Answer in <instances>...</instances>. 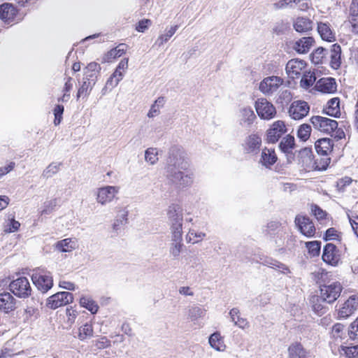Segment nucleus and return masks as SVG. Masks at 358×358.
Returning a JSON list of instances; mask_svg holds the SVG:
<instances>
[{"instance_id":"nucleus-1","label":"nucleus","mask_w":358,"mask_h":358,"mask_svg":"<svg viewBox=\"0 0 358 358\" xmlns=\"http://www.w3.org/2000/svg\"><path fill=\"white\" fill-rule=\"evenodd\" d=\"M188 167L189 163L185 158L182 148L172 146L169 149L164 167L165 176L169 181L179 187L190 186L194 181V174L185 171Z\"/></svg>"},{"instance_id":"nucleus-2","label":"nucleus","mask_w":358,"mask_h":358,"mask_svg":"<svg viewBox=\"0 0 358 358\" xmlns=\"http://www.w3.org/2000/svg\"><path fill=\"white\" fill-rule=\"evenodd\" d=\"M31 280L42 293L47 292L53 285L52 276L50 272L44 269L37 268L34 270L31 275Z\"/></svg>"},{"instance_id":"nucleus-3","label":"nucleus","mask_w":358,"mask_h":358,"mask_svg":"<svg viewBox=\"0 0 358 358\" xmlns=\"http://www.w3.org/2000/svg\"><path fill=\"white\" fill-rule=\"evenodd\" d=\"M255 108L259 117L264 120H270L277 114L274 105L266 98H258L255 102Z\"/></svg>"},{"instance_id":"nucleus-4","label":"nucleus","mask_w":358,"mask_h":358,"mask_svg":"<svg viewBox=\"0 0 358 358\" xmlns=\"http://www.w3.org/2000/svg\"><path fill=\"white\" fill-rule=\"evenodd\" d=\"M343 287L340 282H334L329 285L320 286V296L322 301L327 303H332L340 296Z\"/></svg>"},{"instance_id":"nucleus-5","label":"nucleus","mask_w":358,"mask_h":358,"mask_svg":"<svg viewBox=\"0 0 358 358\" xmlns=\"http://www.w3.org/2000/svg\"><path fill=\"white\" fill-rule=\"evenodd\" d=\"M9 288L19 298H27L31 292L29 282L25 277H20L13 280L9 285Z\"/></svg>"},{"instance_id":"nucleus-6","label":"nucleus","mask_w":358,"mask_h":358,"mask_svg":"<svg viewBox=\"0 0 358 358\" xmlns=\"http://www.w3.org/2000/svg\"><path fill=\"white\" fill-rule=\"evenodd\" d=\"M310 122L315 129L327 134L332 133L338 125L336 120L319 115L313 116Z\"/></svg>"},{"instance_id":"nucleus-7","label":"nucleus","mask_w":358,"mask_h":358,"mask_svg":"<svg viewBox=\"0 0 358 358\" xmlns=\"http://www.w3.org/2000/svg\"><path fill=\"white\" fill-rule=\"evenodd\" d=\"M283 79L278 76H268L259 83V90L265 96H271L282 85Z\"/></svg>"},{"instance_id":"nucleus-8","label":"nucleus","mask_w":358,"mask_h":358,"mask_svg":"<svg viewBox=\"0 0 358 358\" xmlns=\"http://www.w3.org/2000/svg\"><path fill=\"white\" fill-rule=\"evenodd\" d=\"M120 192L117 186H105L100 187L96 192V200L101 206H106L112 202Z\"/></svg>"},{"instance_id":"nucleus-9","label":"nucleus","mask_w":358,"mask_h":358,"mask_svg":"<svg viewBox=\"0 0 358 358\" xmlns=\"http://www.w3.org/2000/svg\"><path fill=\"white\" fill-rule=\"evenodd\" d=\"M73 300V294L68 292H59L47 300V306L51 309H56L60 306L71 303Z\"/></svg>"},{"instance_id":"nucleus-10","label":"nucleus","mask_w":358,"mask_h":358,"mask_svg":"<svg viewBox=\"0 0 358 358\" xmlns=\"http://www.w3.org/2000/svg\"><path fill=\"white\" fill-rule=\"evenodd\" d=\"M287 131L285 124L282 120L274 122L266 131V141L268 143H275Z\"/></svg>"},{"instance_id":"nucleus-11","label":"nucleus","mask_w":358,"mask_h":358,"mask_svg":"<svg viewBox=\"0 0 358 358\" xmlns=\"http://www.w3.org/2000/svg\"><path fill=\"white\" fill-rule=\"evenodd\" d=\"M310 106L305 101H294L289 108V116L296 120H301L309 113Z\"/></svg>"},{"instance_id":"nucleus-12","label":"nucleus","mask_w":358,"mask_h":358,"mask_svg":"<svg viewBox=\"0 0 358 358\" xmlns=\"http://www.w3.org/2000/svg\"><path fill=\"white\" fill-rule=\"evenodd\" d=\"M358 308V297L350 296L338 310V316L340 319H347L353 315Z\"/></svg>"},{"instance_id":"nucleus-13","label":"nucleus","mask_w":358,"mask_h":358,"mask_svg":"<svg viewBox=\"0 0 358 358\" xmlns=\"http://www.w3.org/2000/svg\"><path fill=\"white\" fill-rule=\"evenodd\" d=\"M261 145L262 138L257 134L248 136L242 143L243 152L246 154H257Z\"/></svg>"},{"instance_id":"nucleus-14","label":"nucleus","mask_w":358,"mask_h":358,"mask_svg":"<svg viewBox=\"0 0 358 358\" xmlns=\"http://www.w3.org/2000/svg\"><path fill=\"white\" fill-rule=\"evenodd\" d=\"M294 222L303 235L307 237H312L315 235V228L309 217L297 215L295 217Z\"/></svg>"},{"instance_id":"nucleus-15","label":"nucleus","mask_w":358,"mask_h":358,"mask_svg":"<svg viewBox=\"0 0 358 358\" xmlns=\"http://www.w3.org/2000/svg\"><path fill=\"white\" fill-rule=\"evenodd\" d=\"M322 259L328 264L334 266H337L340 257L336 246L333 243H327L323 248Z\"/></svg>"},{"instance_id":"nucleus-16","label":"nucleus","mask_w":358,"mask_h":358,"mask_svg":"<svg viewBox=\"0 0 358 358\" xmlns=\"http://www.w3.org/2000/svg\"><path fill=\"white\" fill-rule=\"evenodd\" d=\"M239 124L243 127H250L257 119L252 108L250 106H242L238 110Z\"/></svg>"},{"instance_id":"nucleus-17","label":"nucleus","mask_w":358,"mask_h":358,"mask_svg":"<svg viewBox=\"0 0 358 358\" xmlns=\"http://www.w3.org/2000/svg\"><path fill=\"white\" fill-rule=\"evenodd\" d=\"M306 66V63L305 61L294 59L287 63L285 71L289 78L294 79L301 75V71L305 69Z\"/></svg>"},{"instance_id":"nucleus-18","label":"nucleus","mask_w":358,"mask_h":358,"mask_svg":"<svg viewBox=\"0 0 358 358\" xmlns=\"http://www.w3.org/2000/svg\"><path fill=\"white\" fill-rule=\"evenodd\" d=\"M166 215L169 224H182L183 213L180 205L172 203L169 206Z\"/></svg>"},{"instance_id":"nucleus-19","label":"nucleus","mask_w":358,"mask_h":358,"mask_svg":"<svg viewBox=\"0 0 358 358\" xmlns=\"http://www.w3.org/2000/svg\"><path fill=\"white\" fill-rule=\"evenodd\" d=\"M287 350L288 358H313L310 352L299 342L292 343Z\"/></svg>"},{"instance_id":"nucleus-20","label":"nucleus","mask_w":358,"mask_h":358,"mask_svg":"<svg viewBox=\"0 0 358 358\" xmlns=\"http://www.w3.org/2000/svg\"><path fill=\"white\" fill-rule=\"evenodd\" d=\"M278 157L274 149L264 148L262 149L259 164L266 169H271V166L277 162Z\"/></svg>"},{"instance_id":"nucleus-21","label":"nucleus","mask_w":358,"mask_h":358,"mask_svg":"<svg viewBox=\"0 0 358 358\" xmlns=\"http://www.w3.org/2000/svg\"><path fill=\"white\" fill-rule=\"evenodd\" d=\"M16 308V299L13 295L6 292L0 293V310L9 313Z\"/></svg>"},{"instance_id":"nucleus-22","label":"nucleus","mask_w":358,"mask_h":358,"mask_svg":"<svg viewBox=\"0 0 358 358\" xmlns=\"http://www.w3.org/2000/svg\"><path fill=\"white\" fill-rule=\"evenodd\" d=\"M300 162L302 164L304 169L310 171L314 168V164L317 162L314 159L313 150L310 148H305L299 152Z\"/></svg>"},{"instance_id":"nucleus-23","label":"nucleus","mask_w":358,"mask_h":358,"mask_svg":"<svg viewBox=\"0 0 358 358\" xmlns=\"http://www.w3.org/2000/svg\"><path fill=\"white\" fill-rule=\"evenodd\" d=\"M315 88L322 93L331 94L336 91L337 85L334 78H322L317 82Z\"/></svg>"},{"instance_id":"nucleus-24","label":"nucleus","mask_w":358,"mask_h":358,"mask_svg":"<svg viewBox=\"0 0 358 358\" xmlns=\"http://www.w3.org/2000/svg\"><path fill=\"white\" fill-rule=\"evenodd\" d=\"M17 14L15 8L8 3L0 6V18L6 23L12 22Z\"/></svg>"},{"instance_id":"nucleus-25","label":"nucleus","mask_w":358,"mask_h":358,"mask_svg":"<svg viewBox=\"0 0 358 358\" xmlns=\"http://www.w3.org/2000/svg\"><path fill=\"white\" fill-rule=\"evenodd\" d=\"M330 57V66L334 69H338L341 65V46L335 43L331 45L330 50H329Z\"/></svg>"},{"instance_id":"nucleus-26","label":"nucleus","mask_w":358,"mask_h":358,"mask_svg":"<svg viewBox=\"0 0 358 358\" xmlns=\"http://www.w3.org/2000/svg\"><path fill=\"white\" fill-rule=\"evenodd\" d=\"M333 141L329 138H323L317 140L315 143V148L319 155L327 156L332 151Z\"/></svg>"},{"instance_id":"nucleus-27","label":"nucleus","mask_w":358,"mask_h":358,"mask_svg":"<svg viewBox=\"0 0 358 358\" xmlns=\"http://www.w3.org/2000/svg\"><path fill=\"white\" fill-rule=\"evenodd\" d=\"M100 71L101 66L98 63L91 62L84 69L83 79L96 83Z\"/></svg>"},{"instance_id":"nucleus-28","label":"nucleus","mask_w":358,"mask_h":358,"mask_svg":"<svg viewBox=\"0 0 358 358\" xmlns=\"http://www.w3.org/2000/svg\"><path fill=\"white\" fill-rule=\"evenodd\" d=\"M293 27L299 33H306L313 29V22L306 17H298L293 22Z\"/></svg>"},{"instance_id":"nucleus-29","label":"nucleus","mask_w":358,"mask_h":358,"mask_svg":"<svg viewBox=\"0 0 358 358\" xmlns=\"http://www.w3.org/2000/svg\"><path fill=\"white\" fill-rule=\"evenodd\" d=\"M314 42V38L311 36L303 37L295 42L294 48L299 53H306L310 50Z\"/></svg>"},{"instance_id":"nucleus-30","label":"nucleus","mask_w":358,"mask_h":358,"mask_svg":"<svg viewBox=\"0 0 358 358\" xmlns=\"http://www.w3.org/2000/svg\"><path fill=\"white\" fill-rule=\"evenodd\" d=\"M229 314L231 322H232L234 325L242 329H245L249 327V322L245 318H243L240 316V311L237 308H233L229 311Z\"/></svg>"},{"instance_id":"nucleus-31","label":"nucleus","mask_w":358,"mask_h":358,"mask_svg":"<svg viewBox=\"0 0 358 358\" xmlns=\"http://www.w3.org/2000/svg\"><path fill=\"white\" fill-rule=\"evenodd\" d=\"M78 246V243L76 239L65 238L57 241L55 247L56 250L61 252H68L75 250Z\"/></svg>"},{"instance_id":"nucleus-32","label":"nucleus","mask_w":358,"mask_h":358,"mask_svg":"<svg viewBox=\"0 0 358 358\" xmlns=\"http://www.w3.org/2000/svg\"><path fill=\"white\" fill-rule=\"evenodd\" d=\"M208 343L210 347L217 351L223 352L226 348L224 338L218 331L214 332L210 336Z\"/></svg>"},{"instance_id":"nucleus-33","label":"nucleus","mask_w":358,"mask_h":358,"mask_svg":"<svg viewBox=\"0 0 358 358\" xmlns=\"http://www.w3.org/2000/svg\"><path fill=\"white\" fill-rule=\"evenodd\" d=\"M324 113L334 117H338L341 115L340 100L338 98H333L327 102Z\"/></svg>"},{"instance_id":"nucleus-34","label":"nucleus","mask_w":358,"mask_h":358,"mask_svg":"<svg viewBox=\"0 0 358 358\" xmlns=\"http://www.w3.org/2000/svg\"><path fill=\"white\" fill-rule=\"evenodd\" d=\"M317 31L323 40L329 42L335 41V35L332 32L329 24L323 22L318 23Z\"/></svg>"},{"instance_id":"nucleus-35","label":"nucleus","mask_w":358,"mask_h":358,"mask_svg":"<svg viewBox=\"0 0 358 358\" xmlns=\"http://www.w3.org/2000/svg\"><path fill=\"white\" fill-rule=\"evenodd\" d=\"M292 92L288 89H282L275 96V103L282 106L287 105L292 99Z\"/></svg>"},{"instance_id":"nucleus-36","label":"nucleus","mask_w":358,"mask_h":358,"mask_svg":"<svg viewBox=\"0 0 358 358\" xmlns=\"http://www.w3.org/2000/svg\"><path fill=\"white\" fill-rule=\"evenodd\" d=\"M206 236V234L201 231H198L194 229H189L186 235V241L187 243L196 244L201 242Z\"/></svg>"},{"instance_id":"nucleus-37","label":"nucleus","mask_w":358,"mask_h":358,"mask_svg":"<svg viewBox=\"0 0 358 358\" xmlns=\"http://www.w3.org/2000/svg\"><path fill=\"white\" fill-rule=\"evenodd\" d=\"M124 47V44H120L115 48L111 49L104 55L103 60L105 62H110L113 59L121 57L125 51Z\"/></svg>"},{"instance_id":"nucleus-38","label":"nucleus","mask_w":358,"mask_h":358,"mask_svg":"<svg viewBox=\"0 0 358 358\" xmlns=\"http://www.w3.org/2000/svg\"><path fill=\"white\" fill-rule=\"evenodd\" d=\"M183 247L184 244L182 243V239H171L169 253L173 259L178 258Z\"/></svg>"},{"instance_id":"nucleus-39","label":"nucleus","mask_w":358,"mask_h":358,"mask_svg":"<svg viewBox=\"0 0 358 358\" xmlns=\"http://www.w3.org/2000/svg\"><path fill=\"white\" fill-rule=\"evenodd\" d=\"M178 25L171 26L170 29L166 31V34H161L157 38L154 46L157 45L158 47L162 46L164 43H166L176 32L178 29Z\"/></svg>"},{"instance_id":"nucleus-40","label":"nucleus","mask_w":358,"mask_h":358,"mask_svg":"<svg viewBox=\"0 0 358 358\" xmlns=\"http://www.w3.org/2000/svg\"><path fill=\"white\" fill-rule=\"evenodd\" d=\"M294 138L291 135H287L281 140L279 148L285 153H289L294 147Z\"/></svg>"},{"instance_id":"nucleus-41","label":"nucleus","mask_w":358,"mask_h":358,"mask_svg":"<svg viewBox=\"0 0 358 358\" xmlns=\"http://www.w3.org/2000/svg\"><path fill=\"white\" fill-rule=\"evenodd\" d=\"M165 98L164 96L158 97L151 106L150 110L148 113V117H154L160 113V109L165 103Z\"/></svg>"},{"instance_id":"nucleus-42","label":"nucleus","mask_w":358,"mask_h":358,"mask_svg":"<svg viewBox=\"0 0 358 358\" xmlns=\"http://www.w3.org/2000/svg\"><path fill=\"white\" fill-rule=\"evenodd\" d=\"M80 304L82 307H84L90 311L92 314L96 313L99 310V306L90 297L82 296L80 299Z\"/></svg>"},{"instance_id":"nucleus-43","label":"nucleus","mask_w":358,"mask_h":358,"mask_svg":"<svg viewBox=\"0 0 358 358\" xmlns=\"http://www.w3.org/2000/svg\"><path fill=\"white\" fill-rule=\"evenodd\" d=\"M311 301L313 310L317 315H321L327 311V308L322 304L323 301L320 296H314Z\"/></svg>"},{"instance_id":"nucleus-44","label":"nucleus","mask_w":358,"mask_h":358,"mask_svg":"<svg viewBox=\"0 0 358 358\" xmlns=\"http://www.w3.org/2000/svg\"><path fill=\"white\" fill-rule=\"evenodd\" d=\"M62 163L52 162L43 171L41 176L48 179L55 175L59 170Z\"/></svg>"},{"instance_id":"nucleus-45","label":"nucleus","mask_w":358,"mask_h":358,"mask_svg":"<svg viewBox=\"0 0 358 358\" xmlns=\"http://www.w3.org/2000/svg\"><path fill=\"white\" fill-rule=\"evenodd\" d=\"M316 80V77L314 72L306 71L300 82L301 87L304 89H308L311 87Z\"/></svg>"},{"instance_id":"nucleus-46","label":"nucleus","mask_w":358,"mask_h":358,"mask_svg":"<svg viewBox=\"0 0 358 358\" xmlns=\"http://www.w3.org/2000/svg\"><path fill=\"white\" fill-rule=\"evenodd\" d=\"M95 83L88 81L87 80L83 79V82L80 87L78 89L77 94V99L80 96H87L92 91Z\"/></svg>"},{"instance_id":"nucleus-47","label":"nucleus","mask_w":358,"mask_h":358,"mask_svg":"<svg viewBox=\"0 0 358 358\" xmlns=\"http://www.w3.org/2000/svg\"><path fill=\"white\" fill-rule=\"evenodd\" d=\"M93 336V327L90 323H86L79 328L78 338L81 341L90 338Z\"/></svg>"},{"instance_id":"nucleus-48","label":"nucleus","mask_w":358,"mask_h":358,"mask_svg":"<svg viewBox=\"0 0 358 358\" xmlns=\"http://www.w3.org/2000/svg\"><path fill=\"white\" fill-rule=\"evenodd\" d=\"M306 247L311 257H317L320 253L321 242L318 241H308L306 243Z\"/></svg>"},{"instance_id":"nucleus-49","label":"nucleus","mask_w":358,"mask_h":358,"mask_svg":"<svg viewBox=\"0 0 358 358\" xmlns=\"http://www.w3.org/2000/svg\"><path fill=\"white\" fill-rule=\"evenodd\" d=\"M283 229V227H282L281 222L278 221H270L267 223L266 226L265 232L267 234L272 235L275 234V233L279 234L281 232Z\"/></svg>"},{"instance_id":"nucleus-50","label":"nucleus","mask_w":358,"mask_h":358,"mask_svg":"<svg viewBox=\"0 0 358 358\" xmlns=\"http://www.w3.org/2000/svg\"><path fill=\"white\" fill-rule=\"evenodd\" d=\"M122 71L119 70L116 68L114 73L110 76V77L107 80L106 85L111 87H115L118 85V83L122 79Z\"/></svg>"},{"instance_id":"nucleus-51","label":"nucleus","mask_w":358,"mask_h":358,"mask_svg":"<svg viewBox=\"0 0 358 358\" xmlns=\"http://www.w3.org/2000/svg\"><path fill=\"white\" fill-rule=\"evenodd\" d=\"M311 133V127L310 125L308 124H301L297 131V136L298 137L303 141H306L308 140L310 136Z\"/></svg>"},{"instance_id":"nucleus-52","label":"nucleus","mask_w":358,"mask_h":358,"mask_svg":"<svg viewBox=\"0 0 358 358\" xmlns=\"http://www.w3.org/2000/svg\"><path fill=\"white\" fill-rule=\"evenodd\" d=\"M329 50L322 47L317 48L312 54V60L315 64L322 62V59L328 54Z\"/></svg>"},{"instance_id":"nucleus-53","label":"nucleus","mask_w":358,"mask_h":358,"mask_svg":"<svg viewBox=\"0 0 358 358\" xmlns=\"http://www.w3.org/2000/svg\"><path fill=\"white\" fill-rule=\"evenodd\" d=\"M171 239H182V224H169Z\"/></svg>"},{"instance_id":"nucleus-54","label":"nucleus","mask_w":358,"mask_h":358,"mask_svg":"<svg viewBox=\"0 0 358 358\" xmlns=\"http://www.w3.org/2000/svg\"><path fill=\"white\" fill-rule=\"evenodd\" d=\"M145 159L147 162L153 165L158 161V152L156 148H149L145 152Z\"/></svg>"},{"instance_id":"nucleus-55","label":"nucleus","mask_w":358,"mask_h":358,"mask_svg":"<svg viewBox=\"0 0 358 358\" xmlns=\"http://www.w3.org/2000/svg\"><path fill=\"white\" fill-rule=\"evenodd\" d=\"M296 242V236H294L292 234H289L286 231L285 240L284 246L282 248V252H285V251H287V250H289V251L292 250L294 248Z\"/></svg>"},{"instance_id":"nucleus-56","label":"nucleus","mask_w":358,"mask_h":358,"mask_svg":"<svg viewBox=\"0 0 358 358\" xmlns=\"http://www.w3.org/2000/svg\"><path fill=\"white\" fill-rule=\"evenodd\" d=\"M345 335V327L341 323L335 324L332 327L331 336L336 340L343 339Z\"/></svg>"},{"instance_id":"nucleus-57","label":"nucleus","mask_w":358,"mask_h":358,"mask_svg":"<svg viewBox=\"0 0 358 358\" xmlns=\"http://www.w3.org/2000/svg\"><path fill=\"white\" fill-rule=\"evenodd\" d=\"M317 162L316 164H314V168H313L312 171H324L326 170L328 167L331 159L329 157H323L320 159H315Z\"/></svg>"},{"instance_id":"nucleus-58","label":"nucleus","mask_w":358,"mask_h":358,"mask_svg":"<svg viewBox=\"0 0 358 358\" xmlns=\"http://www.w3.org/2000/svg\"><path fill=\"white\" fill-rule=\"evenodd\" d=\"M206 310L199 306H194L189 310L188 315L192 320H196L204 316Z\"/></svg>"},{"instance_id":"nucleus-59","label":"nucleus","mask_w":358,"mask_h":358,"mask_svg":"<svg viewBox=\"0 0 358 358\" xmlns=\"http://www.w3.org/2000/svg\"><path fill=\"white\" fill-rule=\"evenodd\" d=\"M285 235L286 230H282L280 233L278 234L277 236L274 237L275 245L281 252H282V248L285 240Z\"/></svg>"},{"instance_id":"nucleus-60","label":"nucleus","mask_w":358,"mask_h":358,"mask_svg":"<svg viewBox=\"0 0 358 358\" xmlns=\"http://www.w3.org/2000/svg\"><path fill=\"white\" fill-rule=\"evenodd\" d=\"M264 264L271 268H278L283 271H289V268L286 266V265L273 259H265Z\"/></svg>"},{"instance_id":"nucleus-61","label":"nucleus","mask_w":358,"mask_h":358,"mask_svg":"<svg viewBox=\"0 0 358 358\" xmlns=\"http://www.w3.org/2000/svg\"><path fill=\"white\" fill-rule=\"evenodd\" d=\"M20 227V223L14 220L11 219L9 221V223H8L5 227H4V232L5 233H12L17 231L19 229V227Z\"/></svg>"},{"instance_id":"nucleus-62","label":"nucleus","mask_w":358,"mask_h":358,"mask_svg":"<svg viewBox=\"0 0 358 358\" xmlns=\"http://www.w3.org/2000/svg\"><path fill=\"white\" fill-rule=\"evenodd\" d=\"M343 351L348 358H357L358 357V345L343 347Z\"/></svg>"},{"instance_id":"nucleus-63","label":"nucleus","mask_w":358,"mask_h":358,"mask_svg":"<svg viewBox=\"0 0 358 358\" xmlns=\"http://www.w3.org/2000/svg\"><path fill=\"white\" fill-rule=\"evenodd\" d=\"M117 215L116 217L120 218L121 222H124L125 224L128 222V213L129 211L125 207L118 206L116 208Z\"/></svg>"},{"instance_id":"nucleus-64","label":"nucleus","mask_w":358,"mask_h":358,"mask_svg":"<svg viewBox=\"0 0 358 358\" xmlns=\"http://www.w3.org/2000/svg\"><path fill=\"white\" fill-rule=\"evenodd\" d=\"M56 200H51L45 202L43 204V208L41 212V215L50 214L54 210V208L56 206Z\"/></svg>"}]
</instances>
